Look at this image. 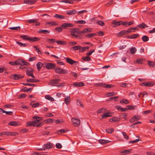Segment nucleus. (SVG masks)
<instances>
[{
    "instance_id": "1",
    "label": "nucleus",
    "mask_w": 155,
    "mask_h": 155,
    "mask_svg": "<svg viewBox=\"0 0 155 155\" xmlns=\"http://www.w3.org/2000/svg\"><path fill=\"white\" fill-rule=\"evenodd\" d=\"M43 125V124L40 122L39 124L35 121H29L27 122V126H36L37 127H41Z\"/></svg>"
},
{
    "instance_id": "2",
    "label": "nucleus",
    "mask_w": 155,
    "mask_h": 155,
    "mask_svg": "<svg viewBox=\"0 0 155 155\" xmlns=\"http://www.w3.org/2000/svg\"><path fill=\"white\" fill-rule=\"evenodd\" d=\"M54 70L56 73H58L59 74H65L68 73L67 70L59 67H55Z\"/></svg>"
},
{
    "instance_id": "3",
    "label": "nucleus",
    "mask_w": 155,
    "mask_h": 155,
    "mask_svg": "<svg viewBox=\"0 0 155 155\" xmlns=\"http://www.w3.org/2000/svg\"><path fill=\"white\" fill-rule=\"evenodd\" d=\"M64 59L66 60L67 62L70 64L72 65L74 64V65H76L77 64H78V61H74L70 58H64Z\"/></svg>"
},
{
    "instance_id": "4",
    "label": "nucleus",
    "mask_w": 155,
    "mask_h": 155,
    "mask_svg": "<svg viewBox=\"0 0 155 155\" xmlns=\"http://www.w3.org/2000/svg\"><path fill=\"white\" fill-rule=\"evenodd\" d=\"M45 68L48 69H54L55 67V65L52 63H45Z\"/></svg>"
},
{
    "instance_id": "5",
    "label": "nucleus",
    "mask_w": 155,
    "mask_h": 155,
    "mask_svg": "<svg viewBox=\"0 0 155 155\" xmlns=\"http://www.w3.org/2000/svg\"><path fill=\"white\" fill-rule=\"evenodd\" d=\"M33 69L31 68H28L26 71V74L28 76H31L33 78H35V76L33 75Z\"/></svg>"
},
{
    "instance_id": "6",
    "label": "nucleus",
    "mask_w": 155,
    "mask_h": 155,
    "mask_svg": "<svg viewBox=\"0 0 155 155\" xmlns=\"http://www.w3.org/2000/svg\"><path fill=\"white\" fill-rule=\"evenodd\" d=\"M71 33H77L79 35H82L81 31H80V29L78 28H72L70 29Z\"/></svg>"
},
{
    "instance_id": "7",
    "label": "nucleus",
    "mask_w": 155,
    "mask_h": 155,
    "mask_svg": "<svg viewBox=\"0 0 155 155\" xmlns=\"http://www.w3.org/2000/svg\"><path fill=\"white\" fill-rule=\"evenodd\" d=\"M121 22L120 21H117L115 20L112 21L111 22L112 25L113 27H116L121 25Z\"/></svg>"
},
{
    "instance_id": "8",
    "label": "nucleus",
    "mask_w": 155,
    "mask_h": 155,
    "mask_svg": "<svg viewBox=\"0 0 155 155\" xmlns=\"http://www.w3.org/2000/svg\"><path fill=\"white\" fill-rule=\"evenodd\" d=\"M60 81V79H56L54 80H51L50 81V83L51 84L52 86H56V85L58 84Z\"/></svg>"
},
{
    "instance_id": "9",
    "label": "nucleus",
    "mask_w": 155,
    "mask_h": 155,
    "mask_svg": "<svg viewBox=\"0 0 155 155\" xmlns=\"http://www.w3.org/2000/svg\"><path fill=\"white\" fill-rule=\"evenodd\" d=\"M61 25L63 29H65L67 27H72L74 26L73 24L67 23H63Z\"/></svg>"
},
{
    "instance_id": "10",
    "label": "nucleus",
    "mask_w": 155,
    "mask_h": 155,
    "mask_svg": "<svg viewBox=\"0 0 155 155\" xmlns=\"http://www.w3.org/2000/svg\"><path fill=\"white\" fill-rule=\"evenodd\" d=\"M72 121L75 126H78L80 124V120L75 118H72Z\"/></svg>"
},
{
    "instance_id": "11",
    "label": "nucleus",
    "mask_w": 155,
    "mask_h": 155,
    "mask_svg": "<svg viewBox=\"0 0 155 155\" xmlns=\"http://www.w3.org/2000/svg\"><path fill=\"white\" fill-rule=\"evenodd\" d=\"M112 116V113L110 112H107L103 114L102 116V118H101V120L103 119L106 118L107 117H110Z\"/></svg>"
},
{
    "instance_id": "12",
    "label": "nucleus",
    "mask_w": 155,
    "mask_h": 155,
    "mask_svg": "<svg viewBox=\"0 0 155 155\" xmlns=\"http://www.w3.org/2000/svg\"><path fill=\"white\" fill-rule=\"evenodd\" d=\"M140 117L139 115H135L130 119V121L131 123H133L136 121L140 119Z\"/></svg>"
},
{
    "instance_id": "13",
    "label": "nucleus",
    "mask_w": 155,
    "mask_h": 155,
    "mask_svg": "<svg viewBox=\"0 0 155 155\" xmlns=\"http://www.w3.org/2000/svg\"><path fill=\"white\" fill-rule=\"evenodd\" d=\"M66 13L68 15H73L77 13V11L75 9L67 10L66 11Z\"/></svg>"
},
{
    "instance_id": "14",
    "label": "nucleus",
    "mask_w": 155,
    "mask_h": 155,
    "mask_svg": "<svg viewBox=\"0 0 155 155\" xmlns=\"http://www.w3.org/2000/svg\"><path fill=\"white\" fill-rule=\"evenodd\" d=\"M12 77L15 80H18L24 78V76L19 74H14L12 75Z\"/></svg>"
},
{
    "instance_id": "15",
    "label": "nucleus",
    "mask_w": 155,
    "mask_h": 155,
    "mask_svg": "<svg viewBox=\"0 0 155 155\" xmlns=\"http://www.w3.org/2000/svg\"><path fill=\"white\" fill-rule=\"evenodd\" d=\"M8 124L9 125L15 126H19L20 124L18 122L11 121L8 123Z\"/></svg>"
},
{
    "instance_id": "16",
    "label": "nucleus",
    "mask_w": 155,
    "mask_h": 155,
    "mask_svg": "<svg viewBox=\"0 0 155 155\" xmlns=\"http://www.w3.org/2000/svg\"><path fill=\"white\" fill-rule=\"evenodd\" d=\"M126 30H124L120 31L118 33H117L116 35L118 37H121L124 35H126Z\"/></svg>"
},
{
    "instance_id": "17",
    "label": "nucleus",
    "mask_w": 155,
    "mask_h": 155,
    "mask_svg": "<svg viewBox=\"0 0 155 155\" xmlns=\"http://www.w3.org/2000/svg\"><path fill=\"white\" fill-rule=\"evenodd\" d=\"M92 29L90 28H84L83 30L81 31L82 35H83V33H89L92 31Z\"/></svg>"
},
{
    "instance_id": "18",
    "label": "nucleus",
    "mask_w": 155,
    "mask_h": 155,
    "mask_svg": "<svg viewBox=\"0 0 155 155\" xmlns=\"http://www.w3.org/2000/svg\"><path fill=\"white\" fill-rule=\"evenodd\" d=\"M36 2V0H24V2L26 4H32Z\"/></svg>"
},
{
    "instance_id": "19",
    "label": "nucleus",
    "mask_w": 155,
    "mask_h": 155,
    "mask_svg": "<svg viewBox=\"0 0 155 155\" xmlns=\"http://www.w3.org/2000/svg\"><path fill=\"white\" fill-rule=\"evenodd\" d=\"M54 16V17L60 20L64 19L65 18V17L64 16L58 14L55 15Z\"/></svg>"
},
{
    "instance_id": "20",
    "label": "nucleus",
    "mask_w": 155,
    "mask_h": 155,
    "mask_svg": "<svg viewBox=\"0 0 155 155\" xmlns=\"http://www.w3.org/2000/svg\"><path fill=\"white\" fill-rule=\"evenodd\" d=\"M120 120V118L119 117H114L109 120V121L110 122H116Z\"/></svg>"
},
{
    "instance_id": "21",
    "label": "nucleus",
    "mask_w": 155,
    "mask_h": 155,
    "mask_svg": "<svg viewBox=\"0 0 155 155\" xmlns=\"http://www.w3.org/2000/svg\"><path fill=\"white\" fill-rule=\"evenodd\" d=\"M145 86L146 87L153 86L154 84V83L153 81L145 82Z\"/></svg>"
},
{
    "instance_id": "22",
    "label": "nucleus",
    "mask_w": 155,
    "mask_h": 155,
    "mask_svg": "<svg viewBox=\"0 0 155 155\" xmlns=\"http://www.w3.org/2000/svg\"><path fill=\"white\" fill-rule=\"evenodd\" d=\"M73 85L76 87H81L84 86V84L83 83L81 82H74L73 84Z\"/></svg>"
},
{
    "instance_id": "23",
    "label": "nucleus",
    "mask_w": 155,
    "mask_h": 155,
    "mask_svg": "<svg viewBox=\"0 0 155 155\" xmlns=\"http://www.w3.org/2000/svg\"><path fill=\"white\" fill-rule=\"evenodd\" d=\"M99 143L101 144H104L110 142V141L107 140H105L103 139H100L98 140Z\"/></svg>"
},
{
    "instance_id": "24",
    "label": "nucleus",
    "mask_w": 155,
    "mask_h": 155,
    "mask_svg": "<svg viewBox=\"0 0 155 155\" xmlns=\"http://www.w3.org/2000/svg\"><path fill=\"white\" fill-rule=\"evenodd\" d=\"M45 149H50L52 147V144L50 142H48L44 145Z\"/></svg>"
},
{
    "instance_id": "25",
    "label": "nucleus",
    "mask_w": 155,
    "mask_h": 155,
    "mask_svg": "<svg viewBox=\"0 0 155 155\" xmlns=\"http://www.w3.org/2000/svg\"><path fill=\"white\" fill-rule=\"evenodd\" d=\"M46 40L48 43L51 44H53L55 42H56V41L54 39L46 38Z\"/></svg>"
},
{
    "instance_id": "26",
    "label": "nucleus",
    "mask_w": 155,
    "mask_h": 155,
    "mask_svg": "<svg viewBox=\"0 0 155 155\" xmlns=\"http://www.w3.org/2000/svg\"><path fill=\"white\" fill-rule=\"evenodd\" d=\"M33 119L35 120V121L37 123L39 122L40 121L42 120V118L40 117L34 116L33 117Z\"/></svg>"
},
{
    "instance_id": "27",
    "label": "nucleus",
    "mask_w": 155,
    "mask_h": 155,
    "mask_svg": "<svg viewBox=\"0 0 155 155\" xmlns=\"http://www.w3.org/2000/svg\"><path fill=\"white\" fill-rule=\"evenodd\" d=\"M97 35V34L96 33H90L86 34L85 35V36L86 37H88V38H91Z\"/></svg>"
},
{
    "instance_id": "28",
    "label": "nucleus",
    "mask_w": 155,
    "mask_h": 155,
    "mask_svg": "<svg viewBox=\"0 0 155 155\" xmlns=\"http://www.w3.org/2000/svg\"><path fill=\"white\" fill-rule=\"evenodd\" d=\"M38 32L40 34H46L47 33H49L50 31L47 30H40L38 31Z\"/></svg>"
},
{
    "instance_id": "29",
    "label": "nucleus",
    "mask_w": 155,
    "mask_h": 155,
    "mask_svg": "<svg viewBox=\"0 0 155 155\" xmlns=\"http://www.w3.org/2000/svg\"><path fill=\"white\" fill-rule=\"evenodd\" d=\"M138 26L141 29L144 28H148V26L143 23L140 24L138 25Z\"/></svg>"
},
{
    "instance_id": "30",
    "label": "nucleus",
    "mask_w": 155,
    "mask_h": 155,
    "mask_svg": "<svg viewBox=\"0 0 155 155\" xmlns=\"http://www.w3.org/2000/svg\"><path fill=\"white\" fill-rule=\"evenodd\" d=\"M26 81L28 82L35 83L39 81V80H37L35 79H27Z\"/></svg>"
},
{
    "instance_id": "31",
    "label": "nucleus",
    "mask_w": 155,
    "mask_h": 155,
    "mask_svg": "<svg viewBox=\"0 0 155 155\" xmlns=\"http://www.w3.org/2000/svg\"><path fill=\"white\" fill-rule=\"evenodd\" d=\"M145 95H146L147 96V92L144 91L142 93H140L138 94V96L140 98H141L142 97L143 98Z\"/></svg>"
},
{
    "instance_id": "32",
    "label": "nucleus",
    "mask_w": 155,
    "mask_h": 155,
    "mask_svg": "<svg viewBox=\"0 0 155 155\" xmlns=\"http://www.w3.org/2000/svg\"><path fill=\"white\" fill-rule=\"evenodd\" d=\"M64 102L67 105H68L70 103V97L67 96L64 98Z\"/></svg>"
},
{
    "instance_id": "33",
    "label": "nucleus",
    "mask_w": 155,
    "mask_h": 155,
    "mask_svg": "<svg viewBox=\"0 0 155 155\" xmlns=\"http://www.w3.org/2000/svg\"><path fill=\"white\" fill-rule=\"evenodd\" d=\"M16 64L17 65H23V60L22 59H18L16 60Z\"/></svg>"
},
{
    "instance_id": "34",
    "label": "nucleus",
    "mask_w": 155,
    "mask_h": 155,
    "mask_svg": "<svg viewBox=\"0 0 155 155\" xmlns=\"http://www.w3.org/2000/svg\"><path fill=\"white\" fill-rule=\"evenodd\" d=\"M43 65L42 63L41 62H38L36 64V66L38 70L39 71L41 67Z\"/></svg>"
},
{
    "instance_id": "35",
    "label": "nucleus",
    "mask_w": 155,
    "mask_h": 155,
    "mask_svg": "<svg viewBox=\"0 0 155 155\" xmlns=\"http://www.w3.org/2000/svg\"><path fill=\"white\" fill-rule=\"evenodd\" d=\"M20 38L24 40H28L29 41L30 37L26 35H24L20 36Z\"/></svg>"
},
{
    "instance_id": "36",
    "label": "nucleus",
    "mask_w": 155,
    "mask_h": 155,
    "mask_svg": "<svg viewBox=\"0 0 155 155\" xmlns=\"http://www.w3.org/2000/svg\"><path fill=\"white\" fill-rule=\"evenodd\" d=\"M53 120L51 118H48L47 119L44 120V121L47 123H51L53 122Z\"/></svg>"
},
{
    "instance_id": "37",
    "label": "nucleus",
    "mask_w": 155,
    "mask_h": 155,
    "mask_svg": "<svg viewBox=\"0 0 155 155\" xmlns=\"http://www.w3.org/2000/svg\"><path fill=\"white\" fill-rule=\"evenodd\" d=\"M142 39L143 41L145 42L149 40V38L147 36L144 35L142 37Z\"/></svg>"
},
{
    "instance_id": "38",
    "label": "nucleus",
    "mask_w": 155,
    "mask_h": 155,
    "mask_svg": "<svg viewBox=\"0 0 155 155\" xmlns=\"http://www.w3.org/2000/svg\"><path fill=\"white\" fill-rule=\"evenodd\" d=\"M40 40V39L37 37H30V41H36Z\"/></svg>"
},
{
    "instance_id": "39",
    "label": "nucleus",
    "mask_w": 155,
    "mask_h": 155,
    "mask_svg": "<svg viewBox=\"0 0 155 155\" xmlns=\"http://www.w3.org/2000/svg\"><path fill=\"white\" fill-rule=\"evenodd\" d=\"M106 132L109 134L111 133L114 131V129L112 128H109L106 129Z\"/></svg>"
},
{
    "instance_id": "40",
    "label": "nucleus",
    "mask_w": 155,
    "mask_h": 155,
    "mask_svg": "<svg viewBox=\"0 0 155 155\" xmlns=\"http://www.w3.org/2000/svg\"><path fill=\"white\" fill-rule=\"evenodd\" d=\"M45 98L46 99L52 101H54V99L49 95H46L45 96Z\"/></svg>"
},
{
    "instance_id": "41",
    "label": "nucleus",
    "mask_w": 155,
    "mask_h": 155,
    "mask_svg": "<svg viewBox=\"0 0 155 155\" xmlns=\"http://www.w3.org/2000/svg\"><path fill=\"white\" fill-rule=\"evenodd\" d=\"M38 21L37 19H33L28 20H27V22L29 23H32L37 22Z\"/></svg>"
},
{
    "instance_id": "42",
    "label": "nucleus",
    "mask_w": 155,
    "mask_h": 155,
    "mask_svg": "<svg viewBox=\"0 0 155 155\" xmlns=\"http://www.w3.org/2000/svg\"><path fill=\"white\" fill-rule=\"evenodd\" d=\"M147 63L150 67H153L155 64L154 62L149 61H147Z\"/></svg>"
},
{
    "instance_id": "43",
    "label": "nucleus",
    "mask_w": 155,
    "mask_h": 155,
    "mask_svg": "<svg viewBox=\"0 0 155 155\" xmlns=\"http://www.w3.org/2000/svg\"><path fill=\"white\" fill-rule=\"evenodd\" d=\"M137 51V49L135 47H132L130 48V53L132 54H134Z\"/></svg>"
},
{
    "instance_id": "44",
    "label": "nucleus",
    "mask_w": 155,
    "mask_h": 155,
    "mask_svg": "<svg viewBox=\"0 0 155 155\" xmlns=\"http://www.w3.org/2000/svg\"><path fill=\"white\" fill-rule=\"evenodd\" d=\"M116 93L114 92H111L110 93H108L106 94V96L107 97H110L112 96H114L116 95Z\"/></svg>"
},
{
    "instance_id": "45",
    "label": "nucleus",
    "mask_w": 155,
    "mask_h": 155,
    "mask_svg": "<svg viewBox=\"0 0 155 155\" xmlns=\"http://www.w3.org/2000/svg\"><path fill=\"white\" fill-rule=\"evenodd\" d=\"M130 150H121L120 151V153H126V154H128L130 153Z\"/></svg>"
},
{
    "instance_id": "46",
    "label": "nucleus",
    "mask_w": 155,
    "mask_h": 155,
    "mask_svg": "<svg viewBox=\"0 0 155 155\" xmlns=\"http://www.w3.org/2000/svg\"><path fill=\"white\" fill-rule=\"evenodd\" d=\"M21 28V27L20 26L16 27H12L9 28V29L12 30H19Z\"/></svg>"
},
{
    "instance_id": "47",
    "label": "nucleus",
    "mask_w": 155,
    "mask_h": 155,
    "mask_svg": "<svg viewBox=\"0 0 155 155\" xmlns=\"http://www.w3.org/2000/svg\"><path fill=\"white\" fill-rule=\"evenodd\" d=\"M16 43L19 45L21 47H25L27 46V44L25 43H22L21 42L18 41H16Z\"/></svg>"
},
{
    "instance_id": "48",
    "label": "nucleus",
    "mask_w": 155,
    "mask_h": 155,
    "mask_svg": "<svg viewBox=\"0 0 155 155\" xmlns=\"http://www.w3.org/2000/svg\"><path fill=\"white\" fill-rule=\"evenodd\" d=\"M143 61V60L142 58H139L137 59L136 61V63L138 64H142Z\"/></svg>"
},
{
    "instance_id": "49",
    "label": "nucleus",
    "mask_w": 155,
    "mask_h": 155,
    "mask_svg": "<svg viewBox=\"0 0 155 155\" xmlns=\"http://www.w3.org/2000/svg\"><path fill=\"white\" fill-rule=\"evenodd\" d=\"M81 46H76L72 47L71 49L74 51H76L78 49L79 50Z\"/></svg>"
},
{
    "instance_id": "50",
    "label": "nucleus",
    "mask_w": 155,
    "mask_h": 155,
    "mask_svg": "<svg viewBox=\"0 0 155 155\" xmlns=\"http://www.w3.org/2000/svg\"><path fill=\"white\" fill-rule=\"evenodd\" d=\"M82 59L84 61H89L91 60L90 58L88 56L86 57H83Z\"/></svg>"
},
{
    "instance_id": "51",
    "label": "nucleus",
    "mask_w": 155,
    "mask_h": 155,
    "mask_svg": "<svg viewBox=\"0 0 155 155\" xmlns=\"http://www.w3.org/2000/svg\"><path fill=\"white\" fill-rule=\"evenodd\" d=\"M97 23L99 25L102 26H104L105 25L104 22L103 21L101 20L97 21Z\"/></svg>"
},
{
    "instance_id": "52",
    "label": "nucleus",
    "mask_w": 155,
    "mask_h": 155,
    "mask_svg": "<svg viewBox=\"0 0 155 155\" xmlns=\"http://www.w3.org/2000/svg\"><path fill=\"white\" fill-rule=\"evenodd\" d=\"M87 12V11L86 10H83L80 11L79 12H78L77 13V15H80V14H83L84 13H86Z\"/></svg>"
},
{
    "instance_id": "53",
    "label": "nucleus",
    "mask_w": 155,
    "mask_h": 155,
    "mask_svg": "<svg viewBox=\"0 0 155 155\" xmlns=\"http://www.w3.org/2000/svg\"><path fill=\"white\" fill-rule=\"evenodd\" d=\"M61 2L71 4H73V2H72L71 1H70V0H64L61 1Z\"/></svg>"
},
{
    "instance_id": "54",
    "label": "nucleus",
    "mask_w": 155,
    "mask_h": 155,
    "mask_svg": "<svg viewBox=\"0 0 155 155\" xmlns=\"http://www.w3.org/2000/svg\"><path fill=\"white\" fill-rule=\"evenodd\" d=\"M30 104L31 105L32 107L34 108L37 107H38L39 105V103L38 102H37L32 104Z\"/></svg>"
},
{
    "instance_id": "55",
    "label": "nucleus",
    "mask_w": 155,
    "mask_h": 155,
    "mask_svg": "<svg viewBox=\"0 0 155 155\" xmlns=\"http://www.w3.org/2000/svg\"><path fill=\"white\" fill-rule=\"evenodd\" d=\"M46 24L48 25H56L57 24L56 22L54 21L53 22H46Z\"/></svg>"
},
{
    "instance_id": "56",
    "label": "nucleus",
    "mask_w": 155,
    "mask_h": 155,
    "mask_svg": "<svg viewBox=\"0 0 155 155\" xmlns=\"http://www.w3.org/2000/svg\"><path fill=\"white\" fill-rule=\"evenodd\" d=\"M56 42L58 45H64L65 44V42L62 41H56Z\"/></svg>"
},
{
    "instance_id": "57",
    "label": "nucleus",
    "mask_w": 155,
    "mask_h": 155,
    "mask_svg": "<svg viewBox=\"0 0 155 155\" xmlns=\"http://www.w3.org/2000/svg\"><path fill=\"white\" fill-rule=\"evenodd\" d=\"M4 134L5 135L8 136H12V135H14L13 132L8 131L4 132Z\"/></svg>"
},
{
    "instance_id": "58",
    "label": "nucleus",
    "mask_w": 155,
    "mask_h": 155,
    "mask_svg": "<svg viewBox=\"0 0 155 155\" xmlns=\"http://www.w3.org/2000/svg\"><path fill=\"white\" fill-rule=\"evenodd\" d=\"M120 103H124L125 104H127L129 103V101L126 99H124L120 101Z\"/></svg>"
},
{
    "instance_id": "59",
    "label": "nucleus",
    "mask_w": 155,
    "mask_h": 155,
    "mask_svg": "<svg viewBox=\"0 0 155 155\" xmlns=\"http://www.w3.org/2000/svg\"><path fill=\"white\" fill-rule=\"evenodd\" d=\"M62 29H63L62 28L61 25L60 27H57L55 28V29L57 30L59 32H61L62 31Z\"/></svg>"
},
{
    "instance_id": "60",
    "label": "nucleus",
    "mask_w": 155,
    "mask_h": 155,
    "mask_svg": "<svg viewBox=\"0 0 155 155\" xmlns=\"http://www.w3.org/2000/svg\"><path fill=\"white\" fill-rule=\"evenodd\" d=\"M66 130L64 129H61L57 131V133L58 134H60L63 133H64L66 132Z\"/></svg>"
},
{
    "instance_id": "61",
    "label": "nucleus",
    "mask_w": 155,
    "mask_h": 155,
    "mask_svg": "<svg viewBox=\"0 0 155 155\" xmlns=\"http://www.w3.org/2000/svg\"><path fill=\"white\" fill-rule=\"evenodd\" d=\"M106 109L104 108H101L98 110L97 111V113H100L103 112Z\"/></svg>"
},
{
    "instance_id": "62",
    "label": "nucleus",
    "mask_w": 155,
    "mask_h": 155,
    "mask_svg": "<svg viewBox=\"0 0 155 155\" xmlns=\"http://www.w3.org/2000/svg\"><path fill=\"white\" fill-rule=\"evenodd\" d=\"M76 22L77 24H84L86 23L85 21L84 20H79L76 21Z\"/></svg>"
},
{
    "instance_id": "63",
    "label": "nucleus",
    "mask_w": 155,
    "mask_h": 155,
    "mask_svg": "<svg viewBox=\"0 0 155 155\" xmlns=\"http://www.w3.org/2000/svg\"><path fill=\"white\" fill-rule=\"evenodd\" d=\"M122 134H123V135L124 137V138L126 139H128L129 138L128 136L127 135L126 133L125 132H123L122 133Z\"/></svg>"
},
{
    "instance_id": "64",
    "label": "nucleus",
    "mask_w": 155,
    "mask_h": 155,
    "mask_svg": "<svg viewBox=\"0 0 155 155\" xmlns=\"http://www.w3.org/2000/svg\"><path fill=\"white\" fill-rule=\"evenodd\" d=\"M127 114L126 113H123L121 114L120 117L121 118L126 119V117Z\"/></svg>"
}]
</instances>
